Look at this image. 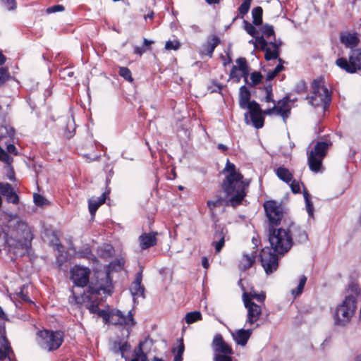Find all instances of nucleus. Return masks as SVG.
<instances>
[{"instance_id":"a19ab883","label":"nucleus","mask_w":361,"mask_h":361,"mask_svg":"<svg viewBox=\"0 0 361 361\" xmlns=\"http://www.w3.org/2000/svg\"><path fill=\"white\" fill-rule=\"evenodd\" d=\"M118 73L121 77L129 82H132L133 80L131 71L127 67H121L119 68Z\"/></svg>"},{"instance_id":"6e6552de","label":"nucleus","mask_w":361,"mask_h":361,"mask_svg":"<svg viewBox=\"0 0 361 361\" xmlns=\"http://www.w3.org/2000/svg\"><path fill=\"white\" fill-rule=\"evenodd\" d=\"M37 341L42 349L53 351L61 345L63 341V333L61 331H39L37 333Z\"/></svg>"},{"instance_id":"de8ad7c7","label":"nucleus","mask_w":361,"mask_h":361,"mask_svg":"<svg viewBox=\"0 0 361 361\" xmlns=\"http://www.w3.org/2000/svg\"><path fill=\"white\" fill-rule=\"evenodd\" d=\"M180 44L178 41H167L165 44V49L167 50H177L179 49Z\"/></svg>"},{"instance_id":"3c124183","label":"nucleus","mask_w":361,"mask_h":361,"mask_svg":"<svg viewBox=\"0 0 361 361\" xmlns=\"http://www.w3.org/2000/svg\"><path fill=\"white\" fill-rule=\"evenodd\" d=\"M130 345L128 342H123L122 343H119V348L116 353H120L121 354V357H124V353L127 350H129Z\"/></svg>"},{"instance_id":"c9c22d12","label":"nucleus","mask_w":361,"mask_h":361,"mask_svg":"<svg viewBox=\"0 0 361 361\" xmlns=\"http://www.w3.org/2000/svg\"><path fill=\"white\" fill-rule=\"evenodd\" d=\"M251 82H248L247 84L250 87H254L262 82V75L257 71H255L250 74Z\"/></svg>"},{"instance_id":"412c9836","label":"nucleus","mask_w":361,"mask_h":361,"mask_svg":"<svg viewBox=\"0 0 361 361\" xmlns=\"http://www.w3.org/2000/svg\"><path fill=\"white\" fill-rule=\"evenodd\" d=\"M341 42L346 47L353 49L357 47L360 42V39L357 33L344 32L341 35Z\"/></svg>"},{"instance_id":"0eeeda50","label":"nucleus","mask_w":361,"mask_h":361,"mask_svg":"<svg viewBox=\"0 0 361 361\" xmlns=\"http://www.w3.org/2000/svg\"><path fill=\"white\" fill-rule=\"evenodd\" d=\"M312 94L306 97L309 103L313 106H323L327 108L331 101V94L328 89L324 86L322 80H314L312 83Z\"/></svg>"},{"instance_id":"7ed1b4c3","label":"nucleus","mask_w":361,"mask_h":361,"mask_svg":"<svg viewBox=\"0 0 361 361\" xmlns=\"http://www.w3.org/2000/svg\"><path fill=\"white\" fill-rule=\"evenodd\" d=\"M111 293L112 283L109 274L100 273L97 276L96 282H91L89 285L87 293L77 295L72 290L71 295L68 298V302L78 307H85L89 310L90 313L97 314L100 309L98 307L96 296L102 294L106 296L111 295Z\"/></svg>"},{"instance_id":"e433bc0d","label":"nucleus","mask_w":361,"mask_h":361,"mask_svg":"<svg viewBox=\"0 0 361 361\" xmlns=\"http://www.w3.org/2000/svg\"><path fill=\"white\" fill-rule=\"evenodd\" d=\"M130 361H148L147 355L143 352L142 343H140L138 348L135 350V355Z\"/></svg>"},{"instance_id":"4c0bfd02","label":"nucleus","mask_w":361,"mask_h":361,"mask_svg":"<svg viewBox=\"0 0 361 361\" xmlns=\"http://www.w3.org/2000/svg\"><path fill=\"white\" fill-rule=\"evenodd\" d=\"M14 135V130L10 126H0V137H12Z\"/></svg>"},{"instance_id":"2f4dec72","label":"nucleus","mask_w":361,"mask_h":361,"mask_svg":"<svg viewBox=\"0 0 361 361\" xmlns=\"http://www.w3.org/2000/svg\"><path fill=\"white\" fill-rule=\"evenodd\" d=\"M307 282V277L305 276H302L300 279L299 283L296 287V288L292 289L291 293L294 296V298L300 295L302 291L304 286Z\"/></svg>"},{"instance_id":"a18cd8bd","label":"nucleus","mask_w":361,"mask_h":361,"mask_svg":"<svg viewBox=\"0 0 361 361\" xmlns=\"http://www.w3.org/2000/svg\"><path fill=\"white\" fill-rule=\"evenodd\" d=\"M6 200L8 202H11L13 204H18L19 202L18 195L13 191V189L11 190V192H8L6 196Z\"/></svg>"},{"instance_id":"cd10ccee","label":"nucleus","mask_w":361,"mask_h":361,"mask_svg":"<svg viewBox=\"0 0 361 361\" xmlns=\"http://www.w3.org/2000/svg\"><path fill=\"white\" fill-rule=\"evenodd\" d=\"M276 174L280 180L287 183H290L293 178V175L290 171L283 166L279 167L276 170Z\"/></svg>"},{"instance_id":"5701e85b","label":"nucleus","mask_w":361,"mask_h":361,"mask_svg":"<svg viewBox=\"0 0 361 361\" xmlns=\"http://www.w3.org/2000/svg\"><path fill=\"white\" fill-rule=\"evenodd\" d=\"M288 228L290 229L292 237L294 236L295 240L299 243H305L307 240V234L305 231L302 230L300 226L291 224Z\"/></svg>"},{"instance_id":"79ce46f5","label":"nucleus","mask_w":361,"mask_h":361,"mask_svg":"<svg viewBox=\"0 0 361 361\" xmlns=\"http://www.w3.org/2000/svg\"><path fill=\"white\" fill-rule=\"evenodd\" d=\"M264 89H265L267 94L264 97V98L262 99V101H264L265 102H268V103L269 102H271L274 104H275V101L273 99L271 85H267V86L264 87Z\"/></svg>"},{"instance_id":"ddd939ff","label":"nucleus","mask_w":361,"mask_h":361,"mask_svg":"<svg viewBox=\"0 0 361 361\" xmlns=\"http://www.w3.org/2000/svg\"><path fill=\"white\" fill-rule=\"evenodd\" d=\"M143 267H140V271L136 274L135 280L130 286V292L132 295L134 303L137 302L138 298H145V287L142 284Z\"/></svg>"},{"instance_id":"09e8293b","label":"nucleus","mask_w":361,"mask_h":361,"mask_svg":"<svg viewBox=\"0 0 361 361\" xmlns=\"http://www.w3.org/2000/svg\"><path fill=\"white\" fill-rule=\"evenodd\" d=\"M9 78V73L7 68H0V85H2Z\"/></svg>"},{"instance_id":"f704fd0d","label":"nucleus","mask_w":361,"mask_h":361,"mask_svg":"<svg viewBox=\"0 0 361 361\" xmlns=\"http://www.w3.org/2000/svg\"><path fill=\"white\" fill-rule=\"evenodd\" d=\"M243 294H247L248 298L250 301L255 299L259 302H263L265 299V293L263 292L257 293L255 290H252L250 292H244Z\"/></svg>"},{"instance_id":"f257e3e1","label":"nucleus","mask_w":361,"mask_h":361,"mask_svg":"<svg viewBox=\"0 0 361 361\" xmlns=\"http://www.w3.org/2000/svg\"><path fill=\"white\" fill-rule=\"evenodd\" d=\"M264 208L269 220L268 240L271 248L266 247L260 252L261 264L267 274H272L279 267L278 255L288 252L293 244L290 228H276L283 218V209L280 204L274 200L264 203Z\"/></svg>"},{"instance_id":"338daca9","label":"nucleus","mask_w":361,"mask_h":361,"mask_svg":"<svg viewBox=\"0 0 361 361\" xmlns=\"http://www.w3.org/2000/svg\"><path fill=\"white\" fill-rule=\"evenodd\" d=\"M184 352V345L183 343H180L178 348V351L176 355H179V357H182Z\"/></svg>"},{"instance_id":"4468645a","label":"nucleus","mask_w":361,"mask_h":361,"mask_svg":"<svg viewBox=\"0 0 361 361\" xmlns=\"http://www.w3.org/2000/svg\"><path fill=\"white\" fill-rule=\"evenodd\" d=\"M212 345L215 354L230 355L233 353L231 346L224 340L221 334L214 336Z\"/></svg>"},{"instance_id":"9b49d317","label":"nucleus","mask_w":361,"mask_h":361,"mask_svg":"<svg viewBox=\"0 0 361 361\" xmlns=\"http://www.w3.org/2000/svg\"><path fill=\"white\" fill-rule=\"evenodd\" d=\"M90 270L80 266H75L71 269V279L78 287H84L89 282Z\"/></svg>"},{"instance_id":"680f3d73","label":"nucleus","mask_w":361,"mask_h":361,"mask_svg":"<svg viewBox=\"0 0 361 361\" xmlns=\"http://www.w3.org/2000/svg\"><path fill=\"white\" fill-rule=\"evenodd\" d=\"M262 114H264V115L276 114V104H274L272 108L262 111Z\"/></svg>"},{"instance_id":"69168bd1","label":"nucleus","mask_w":361,"mask_h":361,"mask_svg":"<svg viewBox=\"0 0 361 361\" xmlns=\"http://www.w3.org/2000/svg\"><path fill=\"white\" fill-rule=\"evenodd\" d=\"M278 75V73H276L274 70L271 71H269L267 75V80H273L276 75Z\"/></svg>"},{"instance_id":"c85d7f7f","label":"nucleus","mask_w":361,"mask_h":361,"mask_svg":"<svg viewBox=\"0 0 361 361\" xmlns=\"http://www.w3.org/2000/svg\"><path fill=\"white\" fill-rule=\"evenodd\" d=\"M246 109L249 110V114L251 115L262 113V110L260 108L259 104L255 101L250 102V104L246 106ZM245 119L248 123V113L245 114Z\"/></svg>"},{"instance_id":"b1692460","label":"nucleus","mask_w":361,"mask_h":361,"mask_svg":"<svg viewBox=\"0 0 361 361\" xmlns=\"http://www.w3.org/2000/svg\"><path fill=\"white\" fill-rule=\"evenodd\" d=\"M251 94L245 85H243L239 89V106L241 109H245L250 104Z\"/></svg>"},{"instance_id":"052dcab7","label":"nucleus","mask_w":361,"mask_h":361,"mask_svg":"<svg viewBox=\"0 0 361 361\" xmlns=\"http://www.w3.org/2000/svg\"><path fill=\"white\" fill-rule=\"evenodd\" d=\"M0 154H1V161H3L6 164L12 162L13 158L9 156L6 152H0Z\"/></svg>"},{"instance_id":"49530a36","label":"nucleus","mask_w":361,"mask_h":361,"mask_svg":"<svg viewBox=\"0 0 361 361\" xmlns=\"http://www.w3.org/2000/svg\"><path fill=\"white\" fill-rule=\"evenodd\" d=\"M13 187L8 183H0V194L6 196L8 192H11Z\"/></svg>"},{"instance_id":"a211bd4d","label":"nucleus","mask_w":361,"mask_h":361,"mask_svg":"<svg viewBox=\"0 0 361 361\" xmlns=\"http://www.w3.org/2000/svg\"><path fill=\"white\" fill-rule=\"evenodd\" d=\"M253 329H238L232 334L233 338L238 345L244 346L252 334Z\"/></svg>"},{"instance_id":"f3484780","label":"nucleus","mask_w":361,"mask_h":361,"mask_svg":"<svg viewBox=\"0 0 361 361\" xmlns=\"http://www.w3.org/2000/svg\"><path fill=\"white\" fill-rule=\"evenodd\" d=\"M289 101V97L286 96L279 100L277 104H276V115L281 116L285 123L290 114V106L288 104Z\"/></svg>"},{"instance_id":"7c9ffc66","label":"nucleus","mask_w":361,"mask_h":361,"mask_svg":"<svg viewBox=\"0 0 361 361\" xmlns=\"http://www.w3.org/2000/svg\"><path fill=\"white\" fill-rule=\"evenodd\" d=\"M185 319L187 324H190L202 319L201 312L199 311L190 312L186 314Z\"/></svg>"},{"instance_id":"6e6d98bb","label":"nucleus","mask_w":361,"mask_h":361,"mask_svg":"<svg viewBox=\"0 0 361 361\" xmlns=\"http://www.w3.org/2000/svg\"><path fill=\"white\" fill-rule=\"evenodd\" d=\"M6 8L9 11L14 10L16 7L15 0H1Z\"/></svg>"},{"instance_id":"a878e982","label":"nucleus","mask_w":361,"mask_h":361,"mask_svg":"<svg viewBox=\"0 0 361 361\" xmlns=\"http://www.w3.org/2000/svg\"><path fill=\"white\" fill-rule=\"evenodd\" d=\"M236 63L238 65V70L242 73L241 77H243L245 84L248 83V75L250 73V68L247 65L245 58L240 57L236 59Z\"/></svg>"},{"instance_id":"13d9d810","label":"nucleus","mask_w":361,"mask_h":361,"mask_svg":"<svg viewBox=\"0 0 361 361\" xmlns=\"http://www.w3.org/2000/svg\"><path fill=\"white\" fill-rule=\"evenodd\" d=\"M214 361H232V358L229 355L214 354Z\"/></svg>"},{"instance_id":"6ab92c4d","label":"nucleus","mask_w":361,"mask_h":361,"mask_svg":"<svg viewBox=\"0 0 361 361\" xmlns=\"http://www.w3.org/2000/svg\"><path fill=\"white\" fill-rule=\"evenodd\" d=\"M157 232L153 233H144L139 237L140 245L142 250L147 249L150 247L154 246L157 244Z\"/></svg>"},{"instance_id":"c03bdc74","label":"nucleus","mask_w":361,"mask_h":361,"mask_svg":"<svg viewBox=\"0 0 361 361\" xmlns=\"http://www.w3.org/2000/svg\"><path fill=\"white\" fill-rule=\"evenodd\" d=\"M261 31H262L263 35H264L267 38L270 37L271 36L274 35V31L273 26L267 25V24L263 25L261 27Z\"/></svg>"},{"instance_id":"4d7b16f0","label":"nucleus","mask_w":361,"mask_h":361,"mask_svg":"<svg viewBox=\"0 0 361 361\" xmlns=\"http://www.w3.org/2000/svg\"><path fill=\"white\" fill-rule=\"evenodd\" d=\"M306 88H307L306 83L304 81L301 80L297 83V85H295V90L298 93H302V92H305Z\"/></svg>"},{"instance_id":"423d86ee","label":"nucleus","mask_w":361,"mask_h":361,"mask_svg":"<svg viewBox=\"0 0 361 361\" xmlns=\"http://www.w3.org/2000/svg\"><path fill=\"white\" fill-rule=\"evenodd\" d=\"M331 145V141H320L317 142L313 149L307 151V162L312 171H322L323 159Z\"/></svg>"},{"instance_id":"aec40b11","label":"nucleus","mask_w":361,"mask_h":361,"mask_svg":"<svg viewBox=\"0 0 361 361\" xmlns=\"http://www.w3.org/2000/svg\"><path fill=\"white\" fill-rule=\"evenodd\" d=\"M219 43L220 39L217 36L213 35L211 39H209L202 45L200 53L212 58L215 48L219 44Z\"/></svg>"},{"instance_id":"e2e57ef3","label":"nucleus","mask_w":361,"mask_h":361,"mask_svg":"<svg viewBox=\"0 0 361 361\" xmlns=\"http://www.w3.org/2000/svg\"><path fill=\"white\" fill-rule=\"evenodd\" d=\"M7 151L9 153L13 154L15 155H16L18 154L16 147L12 144H10L7 146Z\"/></svg>"},{"instance_id":"58836bf2","label":"nucleus","mask_w":361,"mask_h":361,"mask_svg":"<svg viewBox=\"0 0 361 361\" xmlns=\"http://www.w3.org/2000/svg\"><path fill=\"white\" fill-rule=\"evenodd\" d=\"M252 0H244L243 2L240 4L238 8V11L240 15H241V18L243 17L245 14H247L250 10V4Z\"/></svg>"},{"instance_id":"1a4fd4ad","label":"nucleus","mask_w":361,"mask_h":361,"mask_svg":"<svg viewBox=\"0 0 361 361\" xmlns=\"http://www.w3.org/2000/svg\"><path fill=\"white\" fill-rule=\"evenodd\" d=\"M336 64L348 73H355L361 71V49H352L349 61L345 58H338L336 61Z\"/></svg>"},{"instance_id":"37998d69","label":"nucleus","mask_w":361,"mask_h":361,"mask_svg":"<svg viewBox=\"0 0 361 361\" xmlns=\"http://www.w3.org/2000/svg\"><path fill=\"white\" fill-rule=\"evenodd\" d=\"M238 66H233L231 70L229 78L235 82L236 83L240 82L241 80V75L238 73Z\"/></svg>"},{"instance_id":"0e129e2a","label":"nucleus","mask_w":361,"mask_h":361,"mask_svg":"<svg viewBox=\"0 0 361 361\" xmlns=\"http://www.w3.org/2000/svg\"><path fill=\"white\" fill-rule=\"evenodd\" d=\"M279 61L280 62V63L279 65H277L276 66V68L274 69V71L276 73H279L283 69V61L281 59L279 58Z\"/></svg>"},{"instance_id":"c756f323","label":"nucleus","mask_w":361,"mask_h":361,"mask_svg":"<svg viewBox=\"0 0 361 361\" xmlns=\"http://www.w3.org/2000/svg\"><path fill=\"white\" fill-rule=\"evenodd\" d=\"M262 13L263 10L260 6L255 7L252 11V16L253 18V24L255 25H259L262 23Z\"/></svg>"},{"instance_id":"864d4df0","label":"nucleus","mask_w":361,"mask_h":361,"mask_svg":"<svg viewBox=\"0 0 361 361\" xmlns=\"http://www.w3.org/2000/svg\"><path fill=\"white\" fill-rule=\"evenodd\" d=\"M290 187L293 193L300 192V185L298 180H293L290 181Z\"/></svg>"},{"instance_id":"39448f33","label":"nucleus","mask_w":361,"mask_h":361,"mask_svg":"<svg viewBox=\"0 0 361 361\" xmlns=\"http://www.w3.org/2000/svg\"><path fill=\"white\" fill-rule=\"evenodd\" d=\"M18 228L22 231V235H18L16 239L8 238L4 233L3 238L5 243L9 247V250L16 256H23L29 250L32 239V234L27 225L24 222L18 223Z\"/></svg>"},{"instance_id":"f8f14e48","label":"nucleus","mask_w":361,"mask_h":361,"mask_svg":"<svg viewBox=\"0 0 361 361\" xmlns=\"http://www.w3.org/2000/svg\"><path fill=\"white\" fill-rule=\"evenodd\" d=\"M110 315L109 323L112 324L133 326L135 324L131 311H128V314L125 315L118 310H112Z\"/></svg>"},{"instance_id":"9d476101","label":"nucleus","mask_w":361,"mask_h":361,"mask_svg":"<svg viewBox=\"0 0 361 361\" xmlns=\"http://www.w3.org/2000/svg\"><path fill=\"white\" fill-rule=\"evenodd\" d=\"M243 300L245 308L247 309V319L245 326L255 325V328L258 327L257 323L262 314V308L260 305H257L253 301H250L247 294H243Z\"/></svg>"},{"instance_id":"4be33fe9","label":"nucleus","mask_w":361,"mask_h":361,"mask_svg":"<svg viewBox=\"0 0 361 361\" xmlns=\"http://www.w3.org/2000/svg\"><path fill=\"white\" fill-rule=\"evenodd\" d=\"M281 44V42H270L269 46L264 50L265 52L264 57L267 61H270L272 59H276L279 58V47Z\"/></svg>"},{"instance_id":"ea45409f","label":"nucleus","mask_w":361,"mask_h":361,"mask_svg":"<svg viewBox=\"0 0 361 361\" xmlns=\"http://www.w3.org/2000/svg\"><path fill=\"white\" fill-rule=\"evenodd\" d=\"M243 23H244V29L250 35H251L253 37H255L257 35L258 31L256 30V28L255 27V26L252 24L248 23L246 20H244Z\"/></svg>"},{"instance_id":"5fc2aeb1","label":"nucleus","mask_w":361,"mask_h":361,"mask_svg":"<svg viewBox=\"0 0 361 361\" xmlns=\"http://www.w3.org/2000/svg\"><path fill=\"white\" fill-rule=\"evenodd\" d=\"M64 9H65V8L63 6L58 4V5H54L51 7H49L47 9V13H56V12H61V11H63Z\"/></svg>"},{"instance_id":"dca6fc26","label":"nucleus","mask_w":361,"mask_h":361,"mask_svg":"<svg viewBox=\"0 0 361 361\" xmlns=\"http://www.w3.org/2000/svg\"><path fill=\"white\" fill-rule=\"evenodd\" d=\"M226 234L227 230L226 228L221 226L216 227L214 236V240L212 243V245L215 247L216 252H219L224 246Z\"/></svg>"},{"instance_id":"473e14b6","label":"nucleus","mask_w":361,"mask_h":361,"mask_svg":"<svg viewBox=\"0 0 361 361\" xmlns=\"http://www.w3.org/2000/svg\"><path fill=\"white\" fill-rule=\"evenodd\" d=\"M262 115V113H259L250 116L253 126L257 129L262 128L264 126V119Z\"/></svg>"},{"instance_id":"72a5a7b5","label":"nucleus","mask_w":361,"mask_h":361,"mask_svg":"<svg viewBox=\"0 0 361 361\" xmlns=\"http://www.w3.org/2000/svg\"><path fill=\"white\" fill-rule=\"evenodd\" d=\"M255 42H252V40H251L250 42L254 43L255 47L260 48L262 51L266 49L269 46V42H268L264 39V36L259 37L257 35L255 37Z\"/></svg>"},{"instance_id":"603ef678","label":"nucleus","mask_w":361,"mask_h":361,"mask_svg":"<svg viewBox=\"0 0 361 361\" xmlns=\"http://www.w3.org/2000/svg\"><path fill=\"white\" fill-rule=\"evenodd\" d=\"M97 315L103 319L105 324H109V317L111 316L110 312L106 311L104 310H99Z\"/></svg>"},{"instance_id":"2eb2a0df","label":"nucleus","mask_w":361,"mask_h":361,"mask_svg":"<svg viewBox=\"0 0 361 361\" xmlns=\"http://www.w3.org/2000/svg\"><path fill=\"white\" fill-rule=\"evenodd\" d=\"M10 353L13 352L5 335V328L0 325V361H12Z\"/></svg>"},{"instance_id":"bb28decb","label":"nucleus","mask_w":361,"mask_h":361,"mask_svg":"<svg viewBox=\"0 0 361 361\" xmlns=\"http://www.w3.org/2000/svg\"><path fill=\"white\" fill-rule=\"evenodd\" d=\"M106 200V193H102L97 200L91 199L89 200V211L92 216H94L99 206L104 203Z\"/></svg>"},{"instance_id":"f03ea898","label":"nucleus","mask_w":361,"mask_h":361,"mask_svg":"<svg viewBox=\"0 0 361 361\" xmlns=\"http://www.w3.org/2000/svg\"><path fill=\"white\" fill-rule=\"evenodd\" d=\"M224 172L228 173L222 184L223 190L226 194L228 200L217 197L214 200L207 201V207L211 211L223 205H231L235 207L241 203L245 196V189L247 183L243 180V175L236 171L235 166L231 163L228 159L226 161Z\"/></svg>"},{"instance_id":"774afa93","label":"nucleus","mask_w":361,"mask_h":361,"mask_svg":"<svg viewBox=\"0 0 361 361\" xmlns=\"http://www.w3.org/2000/svg\"><path fill=\"white\" fill-rule=\"evenodd\" d=\"M190 27L191 30L195 33H198L201 32V29L197 25H191Z\"/></svg>"},{"instance_id":"20e7f679","label":"nucleus","mask_w":361,"mask_h":361,"mask_svg":"<svg viewBox=\"0 0 361 361\" xmlns=\"http://www.w3.org/2000/svg\"><path fill=\"white\" fill-rule=\"evenodd\" d=\"M360 295L358 285L354 283L349 284L343 301L336 310L334 322L336 326H345L350 323L356 310L357 298Z\"/></svg>"},{"instance_id":"8fccbe9b","label":"nucleus","mask_w":361,"mask_h":361,"mask_svg":"<svg viewBox=\"0 0 361 361\" xmlns=\"http://www.w3.org/2000/svg\"><path fill=\"white\" fill-rule=\"evenodd\" d=\"M33 199L35 204L37 206H43L47 202V200L43 196L37 193L34 194Z\"/></svg>"},{"instance_id":"393cba45","label":"nucleus","mask_w":361,"mask_h":361,"mask_svg":"<svg viewBox=\"0 0 361 361\" xmlns=\"http://www.w3.org/2000/svg\"><path fill=\"white\" fill-rule=\"evenodd\" d=\"M256 255L255 252L251 254H244L239 263V269L241 270H247L252 267L255 260Z\"/></svg>"},{"instance_id":"bf43d9fd","label":"nucleus","mask_w":361,"mask_h":361,"mask_svg":"<svg viewBox=\"0 0 361 361\" xmlns=\"http://www.w3.org/2000/svg\"><path fill=\"white\" fill-rule=\"evenodd\" d=\"M305 206L309 216L312 217L314 214V207L310 200H307Z\"/></svg>"}]
</instances>
